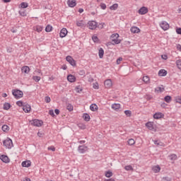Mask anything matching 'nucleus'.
<instances>
[{
    "instance_id": "obj_21",
    "label": "nucleus",
    "mask_w": 181,
    "mask_h": 181,
    "mask_svg": "<svg viewBox=\"0 0 181 181\" xmlns=\"http://www.w3.org/2000/svg\"><path fill=\"white\" fill-rule=\"evenodd\" d=\"M162 117H163V114L160 112H157L153 115V118L155 119H160V118H162Z\"/></svg>"
},
{
    "instance_id": "obj_49",
    "label": "nucleus",
    "mask_w": 181,
    "mask_h": 181,
    "mask_svg": "<svg viewBox=\"0 0 181 181\" xmlns=\"http://www.w3.org/2000/svg\"><path fill=\"white\" fill-rule=\"evenodd\" d=\"M163 181H172V178H170L169 177H163Z\"/></svg>"
},
{
    "instance_id": "obj_59",
    "label": "nucleus",
    "mask_w": 181,
    "mask_h": 181,
    "mask_svg": "<svg viewBox=\"0 0 181 181\" xmlns=\"http://www.w3.org/2000/svg\"><path fill=\"white\" fill-rule=\"evenodd\" d=\"M177 50H179L180 52H181V45H180V44H177Z\"/></svg>"
},
{
    "instance_id": "obj_6",
    "label": "nucleus",
    "mask_w": 181,
    "mask_h": 181,
    "mask_svg": "<svg viewBox=\"0 0 181 181\" xmlns=\"http://www.w3.org/2000/svg\"><path fill=\"white\" fill-rule=\"evenodd\" d=\"M88 149V147L86 145L79 146L78 147V152H79V153H86Z\"/></svg>"
},
{
    "instance_id": "obj_22",
    "label": "nucleus",
    "mask_w": 181,
    "mask_h": 181,
    "mask_svg": "<svg viewBox=\"0 0 181 181\" xmlns=\"http://www.w3.org/2000/svg\"><path fill=\"white\" fill-rule=\"evenodd\" d=\"M21 165L23 168H29L30 166V160L23 161Z\"/></svg>"
},
{
    "instance_id": "obj_31",
    "label": "nucleus",
    "mask_w": 181,
    "mask_h": 181,
    "mask_svg": "<svg viewBox=\"0 0 181 181\" xmlns=\"http://www.w3.org/2000/svg\"><path fill=\"white\" fill-rule=\"evenodd\" d=\"M110 9H111V11H117V9H118V4H113L110 7Z\"/></svg>"
},
{
    "instance_id": "obj_16",
    "label": "nucleus",
    "mask_w": 181,
    "mask_h": 181,
    "mask_svg": "<svg viewBox=\"0 0 181 181\" xmlns=\"http://www.w3.org/2000/svg\"><path fill=\"white\" fill-rule=\"evenodd\" d=\"M22 73H25V74H28L29 71H30V68L28 66H23L21 68Z\"/></svg>"
},
{
    "instance_id": "obj_24",
    "label": "nucleus",
    "mask_w": 181,
    "mask_h": 181,
    "mask_svg": "<svg viewBox=\"0 0 181 181\" xmlns=\"http://www.w3.org/2000/svg\"><path fill=\"white\" fill-rule=\"evenodd\" d=\"M90 110L91 111H97L98 110V106H97L95 104H91L90 106Z\"/></svg>"
},
{
    "instance_id": "obj_5",
    "label": "nucleus",
    "mask_w": 181,
    "mask_h": 181,
    "mask_svg": "<svg viewBox=\"0 0 181 181\" xmlns=\"http://www.w3.org/2000/svg\"><path fill=\"white\" fill-rule=\"evenodd\" d=\"M66 60L71 64V66H73L74 67L76 66V60H74L71 56H67Z\"/></svg>"
},
{
    "instance_id": "obj_2",
    "label": "nucleus",
    "mask_w": 181,
    "mask_h": 181,
    "mask_svg": "<svg viewBox=\"0 0 181 181\" xmlns=\"http://www.w3.org/2000/svg\"><path fill=\"white\" fill-rule=\"evenodd\" d=\"M3 145L8 149H12V148H13V143L12 142V139L9 138H7L3 141Z\"/></svg>"
},
{
    "instance_id": "obj_1",
    "label": "nucleus",
    "mask_w": 181,
    "mask_h": 181,
    "mask_svg": "<svg viewBox=\"0 0 181 181\" xmlns=\"http://www.w3.org/2000/svg\"><path fill=\"white\" fill-rule=\"evenodd\" d=\"M119 37V34L115 33L110 36V39H112V45H119L121 43V40H118Z\"/></svg>"
},
{
    "instance_id": "obj_26",
    "label": "nucleus",
    "mask_w": 181,
    "mask_h": 181,
    "mask_svg": "<svg viewBox=\"0 0 181 181\" xmlns=\"http://www.w3.org/2000/svg\"><path fill=\"white\" fill-rule=\"evenodd\" d=\"M146 127H147V128L150 129V131H152V129H153V124L151 122H147L146 124Z\"/></svg>"
},
{
    "instance_id": "obj_57",
    "label": "nucleus",
    "mask_w": 181,
    "mask_h": 181,
    "mask_svg": "<svg viewBox=\"0 0 181 181\" xmlns=\"http://www.w3.org/2000/svg\"><path fill=\"white\" fill-rule=\"evenodd\" d=\"M176 33H177V35H181V28H177L176 29Z\"/></svg>"
},
{
    "instance_id": "obj_51",
    "label": "nucleus",
    "mask_w": 181,
    "mask_h": 181,
    "mask_svg": "<svg viewBox=\"0 0 181 181\" xmlns=\"http://www.w3.org/2000/svg\"><path fill=\"white\" fill-rule=\"evenodd\" d=\"M35 73H37V74H40V76H43V74L42 73V71L40 69L35 70Z\"/></svg>"
},
{
    "instance_id": "obj_41",
    "label": "nucleus",
    "mask_w": 181,
    "mask_h": 181,
    "mask_svg": "<svg viewBox=\"0 0 181 181\" xmlns=\"http://www.w3.org/2000/svg\"><path fill=\"white\" fill-rule=\"evenodd\" d=\"M176 65L177 66V68L181 70V59L176 61Z\"/></svg>"
},
{
    "instance_id": "obj_20",
    "label": "nucleus",
    "mask_w": 181,
    "mask_h": 181,
    "mask_svg": "<svg viewBox=\"0 0 181 181\" xmlns=\"http://www.w3.org/2000/svg\"><path fill=\"white\" fill-rule=\"evenodd\" d=\"M112 110H115V111H117V110H119L121 108V105L119 103H114L112 105Z\"/></svg>"
},
{
    "instance_id": "obj_35",
    "label": "nucleus",
    "mask_w": 181,
    "mask_h": 181,
    "mask_svg": "<svg viewBox=\"0 0 181 181\" xmlns=\"http://www.w3.org/2000/svg\"><path fill=\"white\" fill-rule=\"evenodd\" d=\"M40 76H33V80H34V81H35L36 83H38V81H40Z\"/></svg>"
},
{
    "instance_id": "obj_56",
    "label": "nucleus",
    "mask_w": 181,
    "mask_h": 181,
    "mask_svg": "<svg viewBox=\"0 0 181 181\" xmlns=\"http://www.w3.org/2000/svg\"><path fill=\"white\" fill-rule=\"evenodd\" d=\"M176 103H178V104H181V98L180 97H177L175 99Z\"/></svg>"
},
{
    "instance_id": "obj_11",
    "label": "nucleus",
    "mask_w": 181,
    "mask_h": 181,
    "mask_svg": "<svg viewBox=\"0 0 181 181\" xmlns=\"http://www.w3.org/2000/svg\"><path fill=\"white\" fill-rule=\"evenodd\" d=\"M68 31L66 28H62L59 33L60 37H66L67 35Z\"/></svg>"
},
{
    "instance_id": "obj_64",
    "label": "nucleus",
    "mask_w": 181,
    "mask_h": 181,
    "mask_svg": "<svg viewBox=\"0 0 181 181\" xmlns=\"http://www.w3.org/2000/svg\"><path fill=\"white\" fill-rule=\"evenodd\" d=\"M105 181H114V179L110 178V179L105 180Z\"/></svg>"
},
{
    "instance_id": "obj_15",
    "label": "nucleus",
    "mask_w": 181,
    "mask_h": 181,
    "mask_svg": "<svg viewBox=\"0 0 181 181\" xmlns=\"http://www.w3.org/2000/svg\"><path fill=\"white\" fill-rule=\"evenodd\" d=\"M23 110L25 112H30L31 107L29 104L23 105Z\"/></svg>"
},
{
    "instance_id": "obj_58",
    "label": "nucleus",
    "mask_w": 181,
    "mask_h": 181,
    "mask_svg": "<svg viewBox=\"0 0 181 181\" xmlns=\"http://www.w3.org/2000/svg\"><path fill=\"white\" fill-rule=\"evenodd\" d=\"M54 112L57 115H59V114H60V110H59L58 109H55Z\"/></svg>"
},
{
    "instance_id": "obj_18",
    "label": "nucleus",
    "mask_w": 181,
    "mask_h": 181,
    "mask_svg": "<svg viewBox=\"0 0 181 181\" xmlns=\"http://www.w3.org/2000/svg\"><path fill=\"white\" fill-rule=\"evenodd\" d=\"M166 74H168V71H166V70H165V69H160L158 71V76H160V77H165V76H166Z\"/></svg>"
},
{
    "instance_id": "obj_60",
    "label": "nucleus",
    "mask_w": 181,
    "mask_h": 181,
    "mask_svg": "<svg viewBox=\"0 0 181 181\" xmlns=\"http://www.w3.org/2000/svg\"><path fill=\"white\" fill-rule=\"evenodd\" d=\"M78 144H81V145H83V144H86V141L85 140H81L78 141Z\"/></svg>"
},
{
    "instance_id": "obj_63",
    "label": "nucleus",
    "mask_w": 181,
    "mask_h": 181,
    "mask_svg": "<svg viewBox=\"0 0 181 181\" xmlns=\"http://www.w3.org/2000/svg\"><path fill=\"white\" fill-rule=\"evenodd\" d=\"M24 181H30V178H29V177H25V178L24 179Z\"/></svg>"
},
{
    "instance_id": "obj_62",
    "label": "nucleus",
    "mask_w": 181,
    "mask_h": 181,
    "mask_svg": "<svg viewBox=\"0 0 181 181\" xmlns=\"http://www.w3.org/2000/svg\"><path fill=\"white\" fill-rule=\"evenodd\" d=\"M78 12H79V13H83V12H84V9H83V8H79V9H78Z\"/></svg>"
},
{
    "instance_id": "obj_42",
    "label": "nucleus",
    "mask_w": 181,
    "mask_h": 181,
    "mask_svg": "<svg viewBox=\"0 0 181 181\" xmlns=\"http://www.w3.org/2000/svg\"><path fill=\"white\" fill-rule=\"evenodd\" d=\"M52 29H53V27H52L50 25H48L45 28V31H47V32H52Z\"/></svg>"
},
{
    "instance_id": "obj_29",
    "label": "nucleus",
    "mask_w": 181,
    "mask_h": 181,
    "mask_svg": "<svg viewBox=\"0 0 181 181\" xmlns=\"http://www.w3.org/2000/svg\"><path fill=\"white\" fill-rule=\"evenodd\" d=\"M170 160H176L177 159V156L176 154H171L169 156Z\"/></svg>"
},
{
    "instance_id": "obj_25",
    "label": "nucleus",
    "mask_w": 181,
    "mask_h": 181,
    "mask_svg": "<svg viewBox=\"0 0 181 181\" xmlns=\"http://www.w3.org/2000/svg\"><path fill=\"white\" fill-rule=\"evenodd\" d=\"M83 118L84 121L88 122V121H90V115H88V113H84L83 115Z\"/></svg>"
},
{
    "instance_id": "obj_23",
    "label": "nucleus",
    "mask_w": 181,
    "mask_h": 181,
    "mask_svg": "<svg viewBox=\"0 0 181 181\" xmlns=\"http://www.w3.org/2000/svg\"><path fill=\"white\" fill-rule=\"evenodd\" d=\"M98 56H99L100 59H103L104 57V49L103 48L99 49Z\"/></svg>"
},
{
    "instance_id": "obj_55",
    "label": "nucleus",
    "mask_w": 181,
    "mask_h": 181,
    "mask_svg": "<svg viewBox=\"0 0 181 181\" xmlns=\"http://www.w3.org/2000/svg\"><path fill=\"white\" fill-rule=\"evenodd\" d=\"M49 114V115H52V117H54V111L53 110H50Z\"/></svg>"
},
{
    "instance_id": "obj_8",
    "label": "nucleus",
    "mask_w": 181,
    "mask_h": 181,
    "mask_svg": "<svg viewBox=\"0 0 181 181\" xmlns=\"http://www.w3.org/2000/svg\"><path fill=\"white\" fill-rule=\"evenodd\" d=\"M160 26L163 30H168V29H169V23H168L166 21H162L160 23Z\"/></svg>"
},
{
    "instance_id": "obj_39",
    "label": "nucleus",
    "mask_w": 181,
    "mask_h": 181,
    "mask_svg": "<svg viewBox=\"0 0 181 181\" xmlns=\"http://www.w3.org/2000/svg\"><path fill=\"white\" fill-rule=\"evenodd\" d=\"M105 176L106 177H111L112 176V172L108 170L105 172Z\"/></svg>"
},
{
    "instance_id": "obj_40",
    "label": "nucleus",
    "mask_w": 181,
    "mask_h": 181,
    "mask_svg": "<svg viewBox=\"0 0 181 181\" xmlns=\"http://www.w3.org/2000/svg\"><path fill=\"white\" fill-rule=\"evenodd\" d=\"M124 114L127 117H131V115H132V112L131 110H125Z\"/></svg>"
},
{
    "instance_id": "obj_10",
    "label": "nucleus",
    "mask_w": 181,
    "mask_h": 181,
    "mask_svg": "<svg viewBox=\"0 0 181 181\" xmlns=\"http://www.w3.org/2000/svg\"><path fill=\"white\" fill-rule=\"evenodd\" d=\"M0 159L1 160H2V162H4V163H9L11 162V159H9V157L6 155H1L0 156Z\"/></svg>"
},
{
    "instance_id": "obj_19",
    "label": "nucleus",
    "mask_w": 181,
    "mask_h": 181,
    "mask_svg": "<svg viewBox=\"0 0 181 181\" xmlns=\"http://www.w3.org/2000/svg\"><path fill=\"white\" fill-rule=\"evenodd\" d=\"M152 170L154 173H159L160 172V166L155 165L152 168Z\"/></svg>"
},
{
    "instance_id": "obj_47",
    "label": "nucleus",
    "mask_w": 181,
    "mask_h": 181,
    "mask_svg": "<svg viewBox=\"0 0 181 181\" xmlns=\"http://www.w3.org/2000/svg\"><path fill=\"white\" fill-rule=\"evenodd\" d=\"M45 103H50V101H51L50 97L46 96L45 98Z\"/></svg>"
},
{
    "instance_id": "obj_38",
    "label": "nucleus",
    "mask_w": 181,
    "mask_h": 181,
    "mask_svg": "<svg viewBox=\"0 0 181 181\" xmlns=\"http://www.w3.org/2000/svg\"><path fill=\"white\" fill-rule=\"evenodd\" d=\"M128 144L130 146L135 145V140H134V139H129L128 140Z\"/></svg>"
},
{
    "instance_id": "obj_44",
    "label": "nucleus",
    "mask_w": 181,
    "mask_h": 181,
    "mask_svg": "<svg viewBox=\"0 0 181 181\" xmlns=\"http://www.w3.org/2000/svg\"><path fill=\"white\" fill-rule=\"evenodd\" d=\"M125 170H134L132 165H126L124 167Z\"/></svg>"
},
{
    "instance_id": "obj_36",
    "label": "nucleus",
    "mask_w": 181,
    "mask_h": 181,
    "mask_svg": "<svg viewBox=\"0 0 181 181\" xmlns=\"http://www.w3.org/2000/svg\"><path fill=\"white\" fill-rule=\"evenodd\" d=\"M156 91L158 93H163V91H165V88L162 87H157L156 88Z\"/></svg>"
},
{
    "instance_id": "obj_4",
    "label": "nucleus",
    "mask_w": 181,
    "mask_h": 181,
    "mask_svg": "<svg viewBox=\"0 0 181 181\" xmlns=\"http://www.w3.org/2000/svg\"><path fill=\"white\" fill-rule=\"evenodd\" d=\"M98 25V23L96 21H89L88 23V28L92 30H94V29H97V25Z\"/></svg>"
},
{
    "instance_id": "obj_9",
    "label": "nucleus",
    "mask_w": 181,
    "mask_h": 181,
    "mask_svg": "<svg viewBox=\"0 0 181 181\" xmlns=\"http://www.w3.org/2000/svg\"><path fill=\"white\" fill-rule=\"evenodd\" d=\"M105 88H111L112 87V81L111 79H107L104 82Z\"/></svg>"
},
{
    "instance_id": "obj_32",
    "label": "nucleus",
    "mask_w": 181,
    "mask_h": 181,
    "mask_svg": "<svg viewBox=\"0 0 181 181\" xmlns=\"http://www.w3.org/2000/svg\"><path fill=\"white\" fill-rule=\"evenodd\" d=\"M164 101H165V103H170V101H172V97L167 95L164 98Z\"/></svg>"
},
{
    "instance_id": "obj_50",
    "label": "nucleus",
    "mask_w": 181,
    "mask_h": 181,
    "mask_svg": "<svg viewBox=\"0 0 181 181\" xmlns=\"http://www.w3.org/2000/svg\"><path fill=\"white\" fill-rule=\"evenodd\" d=\"M100 8L101 9H107V5H105L104 3H102L100 4Z\"/></svg>"
},
{
    "instance_id": "obj_33",
    "label": "nucleus",
    "mask_w": 181,
    "mask_h": 181,
    "mask_svg": "<svg viewBox=\"0 0 181 181\" xmlns=\"http://www.w3.org/2000/svg\"><path fill=\"white\" fill-rule=\"evenodd\" d=\"M149 81H150L149 76H146L143 77V81L146 83V84H148V83H149Z\"/></svg>"
},
{
    "instance_id": "obj_45",
    "label": "nucleus",
    "mask_w": 181,
    "mask_h": 181,
    "mask_svg": "<svg viewBox=\"0 0 181 181\" xmlns=\"http://www.w3.org/2000/svg\"><path fill=\"white\" fill-rule=\"evenodd\" d=\"M16 104L18 105V107H23V105H25V104L23 103V102L18 100L16 102Z\"/></svg>"
},
{
    "instance_id": "obj_7",
    "label": "nucleus",
    "mask_w": 181,
    "mask_h": 181,
    "mask_svg": "<svg viewBox=\"0 0 181 181\" xmlns=\"http://www.w3.org/2000/svg\"><path fill=\"white\" fill-rule=\"evenodd\" d=\"M42 124H43V122L37 119H33L31 122V125H33L34 127H42Z\"/></svg>"
},
{
    "instance_id": "obj_13",
    "label": "nucleus",
    "mask_w": 181,
    "mask_h": 181,
    "mask_svg": "<svg viewBox=\"0 0 181 181\" xmlns=\"http://www.w3.org/2000/svg\"><path fill=\"white\" fill-rule=\"evenodd\" d=\"M148 12V8L143 6L139 10V13L140 15H146V13Z\"/></svg>"
},
{
    "instance_id": "obj_48",
    "label": "nucleus",
    "mask_w": 181,
    "mask_h": 181,
    "mask_svg": "<svg viewBox=\"0 0 181 181\" xmlns=\"http://www.w3.org/2000/svg\"><path fill=\"white\" fill-rule=\"evenodd\" d=\"M48 151H52V152H54V151H56V148H54V146H51L48 147Z\"/></svg>"
},
{
    "instance_id": "obj_3",
    "label": "nucleus",
    "mask_w": 181,
    "mask_h": 181,
    "mask_svg": "<svg viewBox=\"0 0 181 181\" xmlns=\"http://www.w3.org/2000/svg\"><path fill=\"white\" fill-rule=\"evenodd\" d=\"M12 94L17 100L23 97V92L20 90H13Z\"/></svg>"
},
{
    "instance_id": "obj_12",
    "label": "nucleus",
    "mask_w": 181,
    "mask_h": 181,
    "mask_svg": "<svg viewBox=\"0 0 181 181\" xmlns=\"http://www.w3.org/2000/svg\"><path fill=\"white\" fill-rule=\"evenodd\" d=\"M67 4L69 6V8H74V6L77 5V3L76 2V0H68Z\"/></svg>"
},
{
    "instance_id": "obj_61",
    "label": "nucleus",
    "mask_w": 181,
    "mask_h": 181,
    "mask_svg": "<svg viewBox=\"0 0 181 181\" xmlns=\"http://www.w3.org/2000/svg\"><path fill=\"white\" fill-rule=\"evenodd\" d=\"M37 135L40 138H42L43 136V134L40 132H37Z\"/></svg>"
},
{
    "instance_id": "obj_28",
    "label": "nucleus",
    "mask_w": 181,
    "mask_h": 181,
    "mask_svg": "<svg viewBox=\"0 0 181 181\" xmlns=\"http://www.w3.org/2000/svg\"><path fill=\"white\" fill-rule=\"evenodd\" d=\"M1 129L4 132H8V131H9V126L4 124L2 126Z\"/></svg>"
},
{
    "instance_id": "obj_54",
    "label": "nucleus",
    "mask_w": 181,
    "mask_h": 181,
    "mask_svg": "<svg viewBox=\"0 0 181 181\" xmlns=\"http://www.w3.org/2000/svg\"><path fill=\"white\" fill-rule=\"evenodd\" d=\"M19 13L21 16H26V12L20 11Z\"/></svg>"
},
{
    "instance_id": "obj_30",
    "label": "nucleus",
    "mask_w": 181,
    "mask_h": 181,
    "mask_svg": "<svg viewBox=\"0 0 181 181\" xmlns=\"http://www.w3.org/2000/svg\"><path fill=\"white\" fill-rule=\"evenodd\" d=\"M154 144L155 145H157V146H165V144H163L162 141H155Z\"/></svg>"
},
{
    "instance_id": "obj_34",
    "label": "nucleus",
    "mask_w": 181,
    "mask_h": 181,
    "mask_svg": "<svg viewBox=\"0 0 181 181\" xmlns=\"http://www.w3.org/2000/svg\"><path fill=\"white\" fill-rule=\"evenodd\" d=\"M9 108H11V104L10 103H6L4 104V110H9Z\"/></svg>"
},
{
    "instance_id": "obj_37",
    "label": "nucleus",
    "mask_w": 181,
    "mask_h": 181,
    "mask_svg": "<svg viewBox=\"0 0 181 181\" xmlns=\"http://www.w3.org/2000/svg\"><path fill=\"white\" fill-rule=\"evenodd\" d=\"M35 30L40 33V32H42V30H43V27H42L41 25H37L35 27Z\"/></svg>"
},
{
    "instance_id": "obj_17",
    "label": "nucleus",
    "mask_w": 181,
    "mask_h": 181,
    "mask_svg": "<svg viewBox=\"0 0 181 181\" xmlns=\"http://www.w3.org/2000/svg\"><path fill=\"white\" fill-rule=\"evenodd\" d=\"M132 33H139L141 32V30L138 27H132L130 29Z\"/></svg>"
},
{
    "instance_id": "obj_27",
    "label": "nucleus",
    "mask_w": 181,
    "mask_h": 181,
    "mask_svg": "<svg viewBox=\"0 0 181 181\" xmlns=\"http://www.w3.org/2000/svg\"><path fill=\"white\" fill-rule=\"evenodd\" d=\"M76 25L78 28H84V21H76Z\"/></svg>"
},
{
    "instance_id": "obj_52",
    "label": "nucleus",
    "mask_w": 181,
    "mask_h": 181,
    "mask_svg": "<svg viewBox=\"0 0 181 181\" xmlns=\"http://www.w3.org/2000/svg\"><path fill=\"white\" fill-rule=\"evenodd\" d=\"M92 39H93V42H98V37H97L95 35L93 36Z\"/></svg>"
},
{
    "instance_id": "obj_43",
    "label": "nucleus",
    "mask_w": 181,
    "mask_h": 181,
    "mask_svg": "<svg viewBox=\"0 0 181 181\" xmlns=\"http://www.w3.org/2000/svg\"><path fill=\"white\" fill-rule=\"evenodd\" d=\"M28 6H29V4H28V3L23 2L21 4V7L23 8H28Z\"/></svg>"
},
{
    "instance_id": "obj_46",
    "label": "nucleus",
    "mask_w": 181,
    "mask_h": 181,
    "mask_svg": "<svg viewBox=\"0 0 181 181\" xmlns=\"http://www.w3.org/2000/svg\"><path fill=\"white\" fill-rule=\"evenodd\" d=\"M66 109L69 110L70 112L73 111V106L71 105V104H68L66 106Z\"/></svg>"
},
{
    "instance_id": "obj_14",
    "label": "nucleus",
    "mask_w": 181,
    "mask_h": 181,
    "mask_svg": "<svg viewBox=\"0 0 181 181\" xmlns=\"http://www.w3.org/2000/svg\"><path fill=\"white\" fill-rule=\"evenodd\" d=\"M67 80L69 83H74L76 81V76L72 74H69L67 76Z\"/></svg>"
},
{
    "instance_id": "obj_53",
    "label": "nucleus",
    "mask_w": 181,
    "mask_h": 181,
    "mask_svg": "<svg viewBox=\"0 0 181 181\" xmlns=\"http://www.w3.org/2000/svg\"><path fill=\"white\" fill-rule=\"evenodd\" d=\"M122 62V57H119L117 59V64H120Z\"/></svg>"
}]
</instances>
